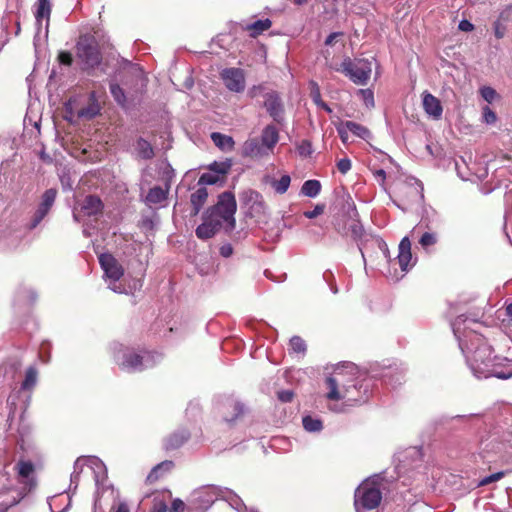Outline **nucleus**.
Returning <instances> with one entry per match:
<instances>
[{
  "label": "nucleus",
  "mask_w": 512,
  "mask_h": 512,
  "mask_svg": "<svg viewBox=\"0 0 512 512\" xmlns=\"http://www.w3.org/2000/svg\"><path fill=\"white\" fill-rule=\"evenodd\" d=\"M237 204L235 196L231 192H224L219 195L217 203L209 208L195 234L199 239L207 240L212 238L221 227L226 231H232L235 228V213Z\"/></svg>",
  "instance_id": "nucleus-1"
},
{
  "label": "nucleus",
  "mask_w": 512,
  "mask_h": 512,
  "mask_svg": "<svg viewBox=\"0 0 512 512\" xmlns=\"http://www.w3.org/2000/svg\"><path fill=\"white\" fill-rule=\"evenodd\" d=\"M475 343L477 347L467 355V363L477 378L496 377L498 379H509L512 377V372H503L499 370L498 360L496 356H492L493 349L488 345L480 336L475 335Z\"/></svg>",
  "instance_id": "nucleus-2"
},
{
  "label": "nucleus",
  "mask_w": 512,
  "mask_h": 512,
  "mask_svg": "<svg viewBox=\"0 0 512 512\" xmlns=\"http://www.w3.org/2000/svg\"><path fill=\"white\" fill-rule=\"evenodd\" d=\"M356 371L357 368L353 363L336 367L333 373L326 379L327 398L340 401L343 392L349 388L350 382H353V376L356 375Z\"/></svg>",
  "instance_id": "nucleus-3"
},
{
  "label": "nucleus",
  "mask_w": 512,
  "mask_h": 512,
  "mask_svg": "<svg viewBox=\"0 0 512 512\" xmlns=\"http://www.w3.org/2000/svg\"><path fill=\"white\" fill-rule=\"evenodd\" d=\"M381 500L380 487L374 480L367 479L355 491L354 506L357 512L361 509L371 510L378 507Z\"/></svg>",
  "instance_id": "nucleus-4"
},
{
  "label": "nucleus",
  "mask_w": 512,
  "mask_h": 512,
  "mask_svg": "<svg viewBox=\"0 0 512 512\" xmlns=\"http://www.w3.org/2000/svg\"><path fill=\"white\" fill-rule=\"evenodd\" d=\"M156 358L159 359L160 355H154L150 352H145L143 355L137 354L132 350H125L121 357H117L119 367L127 372H139L147 368H151L156 363Z\"/></svg>",
  "instance_id": "nucleus-5"
},
{
  "label": "nucleus",
  "mask_w": 512,
  "mask_h": 512,
  "mask_svg": "<svg viewBox=\"0 0 512 512\" xmlns=\"http://www.w3.org/2000/svg\"><path fill=\"white\" fill-rule=\"evenodd\" d=\"M223 494L228 495L227 500L230 502L232 506L235 505L237 508L238 505L242 504L241 499L236 494L228 490L223 491L214 486H207L197 491L195 493L193 504L196 509L205 511L214 503L215 500L218 499L220 495Z\"/></svg>",
  "instance_id": "nucleus-6"
},
{
  "label": "nucleus",
  "mask_w": 512,
  "mask_h": 512,
  "mask_svg": "<svg viewBox=\"0 0 512 512\" xmlns=\"http://www.w3.org/2000/svg\"><path fill=\"white\" fill-rule=\"evenodd\" d=\"M340 70L357 85H366L372 72V63L368 59L351 60L346 58Z\"/></svg>",
  "instance_id": "nucleus-7"
},
{
  "label": "nucleus",
  "mask_w": 512,
  "mask_h": 512,
  "mask_svg": "<svg viewBox=\"0 0 512 512\" xmlns=\"http://www.w3.org/2000/svg\"><path fill=\"white\" fill-rule=\"evenodd\" d=\"M99 263L105 276L110 280L109 288L116 293H126L124 287L117 282L124 274L121 264L109 253H103L99 256Z\"/></svg>",
  "instance_id": "nucleus-8"
},
{
  "label": "nucleus",
  "mask_w": 512,
  "mask_h": 512,
  "mask_svg": "<svg viewBox=\"0 0 512 512\" xmlns=\"http://www.w3.org/2000/svg\"><path fill=\"white\" fill-rule=\"evenodd\" d=\"M349 388H347L342 395L340 401H342L341 405H333L330 407L331 410L335 412H345L346 407H352L356 404H361L366 402L367 400V389L363 392L361 391L362 385L359 384V381L353 376V382H350Z\"/></svg>",
  "instance_id": "nucleus-9"
},
{
  "label": "nucleus",
  "mask_w": 512,
  "mask_h": 512,
  "mask_svg": "<svg viewBox=\"0 0 512 512\" xmlns=\"http://www.w3.org/2000/svg\"><path fill=\"white\" fill-rule=\"evenodd\" d=\"M77 56L87 68H94L101 62L97 46L89 38H80L76 45Z\"/></svg>",
  "instance_id": "nucleus-10"
},
{
  "label": "nucleus",
  "mask_w": 512,
  "mask_h": 512,
  "mask_svg": "<svg viewBox=\"0 0 512 512\" xmlns=\"http://www.w3.org/2000/svg\"><path fill=\"white\" fill-rule=\"evenodd\" d=\"M241 200L250 217L260 219L267 213V205L263 196L255 190H247L241 194Z\"/></svg>",
  "instance_id": "nucleus-11"
},
{
  "label": "nucleus",
  "mask_w": 512,
  "mask_h": 512,
  "mask_svg": "<svg viewBox=\"0 0 512 512\" xmlns=\"http://www.w3.org/2000/svg\"><path fill=\"white\" fill-rule=\"evenodd\" d=\"M103 204L99 197L88 195L79 207H74L73 218L80 222L83 216H96L102 212Z\"/></svg>",
  "instance_id": "nucleus-12"
},
{
  "label": "nucleus",
  "mask_w": 512,
  "mask_h": 512,
  "mask_svg": "<svg viewBox=\"0 0 512 512\" xmlns=\"http://www.w3.org/2000/svg\"><path fill=\"white\" fill-rule=\"evenodd\" d=\"M225 87L232 92L240 93L245 89V74L240 68H226L220 73Z\"/></svg>",
  "instance_id": "nucleus-13"
},
{
  "label": "nucleus",
  "mask_w": 512,
  "mask_h": 512,
  "mask_svg": "<svg viewBox=\"0 0 512 512\" xmlns=\"http://www.w3.org/2000/svg\"><path fill=\"white\" fill-rule=\"evenodd\" d=\"M57 195V190L54 188H50L44 192L42 195L41 202L35 211L33 216L31 227L35 228L43 218L48 214L49 210L53 206Z\"/></svg>",
  "instance_id": "nucleus-14"
},
{
  "label": "nucleus",
  "mask_w": 512,
  "mask_h": 512,
  "mask_svg": "<svg viewBox=\"0 0 512 512\" xmlns=\"http://www.w3.org/2000/svg\"><path fill=\"white\" fill-rule=\"evenodd\" d=\"M264 97V106L268 114L275 122L282 123L284 120V107L278 93L270 91L265 93Z\"/></svg>",
  "instance_id": "nucleus-15"
},
{
  "label": "nucleus",
  "mask_w": 512,
  "mask_h": 512,
  "mask_svg": "<svg viewBox=\"0 0 512 512\" xmlns=\"http://www.w3.org/2000/svg\"><path fill=\"white\" fill-rule=\"evenodd\" d=\"M423 108L425 112L432 117L433 119H440L443 113V108L441 105V102L438 98L433 96L429 92L423 93V100H422Z\"/></svg>",
  "instance_id": "nucleus-16"
},
{
  "label": "nucleus",
  "mask_w": 512,
  "mask_h": 512,
  "mask_svg": "<svg viewBox=\"0 0 512 512\" xmlns=\"http://www.w3.org/2000/svg\"><path fill=\"white\" fill-rule=\"evenodd\" d=\"M242 155L244 157L260 158L269 155V153L257 138H250L242 145Z\"/></svg>",
  "instance_id": "nucleus-17"
},
{
  "label": "nucleus",
  "mask_w": 512,
  "mask_h": 512,
  "mask_svg": "<svg viewBox=\"0 0 512 512\" xmlns=\"http://www.w3.org/2000/svg\"><path fill=\"white\" fill-rule=\"evenodd\" d=\"M398 262L403 271H407L413 266L411 254V242L408 237H404L399 244Z\"/></svg>",
  "instance_id": "nucleus-18"
},
{
  "label": "nucleus",
  "mask_w": 512,
  "mask_h": 512,
  "mask_svg": "<svg viewBox=\"0 0 512 512\" xmlns=\"http://www.w3.org/2000/svg\"><path fill=\"white\" fill-rule=\"evenodd\" d=\"M279 141V132L274 125H267L261 134V143L268 153L273 151V148Z\"/></svg>",
  "instance_id": "nucleus-19"
},
{
  "label": "nucleus",
  "mask_w": 512,
  "mask_h": 512,
  "mask_svg": "<svg viewBox=\"0 0 512 512\" xmlns=\"http://www.w3.org/2000/svg\"><path fill=\"white\" fill-rule=\"evenodd\" d=\"M168 188L164 189L160 186L151 188L145 196L144 202L149 207L163 203L167 199Z\"/></svg>",
  "instance_id": "nucleus-20"
},
{
  "label": "nucleus",
  "mask_w": 512,
  "mask_h": 512,
  "mask_svg": "<svg viewBox=\"0 0 512 512\" xmlns=\"http://www.w3.org/2000/svg\"><path fill=\"white\" fill-rule=\"evenodd\" d=\"M208 197L206 187H199L194 193L191 194L190 201L193 207L192 215H197Z\"/></svg>",
  "instance_id": "nucleus-21"
},
{
  "label": "nucleus",
  "mask_w": 512,
  "mask_h": 512,
  "mask_svg": "<svg viewBox=\"0 0 512 512\" xmlns=\"http://www.w3.org/2000/svg\"><path fill=\"white\" fill-rule=\"evenodd\" d=\"M211 139L222 151L228 152L232 151L234 148L235 142L231 136H227L219 132H213L211 134Z\"/></svg>",
  "instance_id": "nucleus-22"
},
{
  "label": "nucleus",
  "mask_w": 512,
  "mask_h": 512,
  "mask_svg": "<svg viewBox=\"0 0 512 512\" xmlns=\"http://www.w3.org/2000/svg\"><path fill=\"white\" fill-rule=\"evenodd\" d=\"M345 126L349 129L351 133H353L355 136L363 140H368L372 137L370 130L361 124H358L353 121H346Z\"/></svg>",
  "instance_id": "nucleus-23"
},
{
  "label": "nucleus",
  "mask_w": 512,
  "mask_h": 512,
  "mask_svg": "<svg viewBox=\"0 0 512 512\" xmlns=\"http://www.w3.org/2000/svg\"><path fill=\"white\" fill-rule=\"evenodd\" d=\"M272 26V22L270 19H261L253 22L252 24L247 25L246 29L250 31V35L252 37H256L262 34L264 31L268 30Z\"/></svg>",
  "instance_id": "nucleus-24"
},
{
  "label": "nucleus",
  "mask_w": 512,
  "mask_h": 512,
  "mask_svg": "<svg viewBox=\"0 0 512 512\" xmlns=\"http://www.w3.org/2000/svg\"><path fill=\"white\" fill-rule=\"evenodd\" d=\"M321 191V183L318 180H307L301 187V194L306 197L315 198Z\"/></svg>",
  "instance_id": "nucleus-25"
},
{
  "label": "nucleus",
  "mask_w": 512,
  "mask_h": 512,
  "mask_svg": "<svg viewBox=\"0 0 512 512\" xmlns=\"http://www.w3.org/2000/svg\"><path fill=\"white\" fill-rule=\"evenodd\" d=\"M223 408H225V409L231 408L234 411V414L231 417H229L228 415L224 416L225 420L227 422H232V421L236 420L238 418V416H240L244 411L243 405L240 402H238L234 399H231V398H229L225 401V403L223 404Z\"/></svg>",
  "instance_id": "nucleus-26"
},
{
  "label": "nucleus",
  "mask_w": 512,
  "mask_h": 512,
  "mask_svg": "<svg viewBox=\"0 0 512 512\" xmlns=\"http://www.w3.org/2000/svg\"><path fill=\"white\" fill-rule=\"evenodd\" d=\"M136 151L142 159H151L154 156V150L151 144L143 138L136 143Z\"/></svg>",
  "instance_id": "nucleus-27"
},
{
  "label": "nucleus",
  "mask_w": 512,
  "mask_h": 512,
  "mask_svg": "<svg viewBox=\"0 0 512 512\" xmlns=\"http://www.w3.org/2000/svg\"><path fill=\"white\" fill-rule=\"evenodd\" d=\"M50 14H51L50 0H38L37 1V10L35 13L37 22H41L44 18L49 20Z\"/></svg>",
  "instance_id": "nucleus-28"
},
{
  "label": "nucleus",
  "mask_w": 512,
  "mask_h": 512,
  "mask_svg": "<svg viewBox=\"0 0 512 512\" xmlns=\"http://www.w3.org/2000/svg\"><path fill=\"white\" fill-rule=\"evenodd\" d=\"M38 372L35 367H29L26 370L25 379L21 384V390H31L37 383Z\"/></svg>",
  "instance_id": "nucleus-29"
},
{
  "label": "nucleus",
  "mask_w": 512,
  "mask_h": 512,
  "mask_svg": "<svg viewBox=\"0 0 512 512\" xmlns=\"http://www.w3.org/2000/svg\"><path fill=\"white\" fill-rule=\"evenodd\" d=\"M189 435L186 432L175 433L170 436L165 444L166 449H176L180 447L187 439Z\"/></svg>",
  "instance_id": "nucleus-30"
},
{
  "label": "nucleus",
  "mask_w": 512,
  "mask_h": 512,
  "mask_svg": "<svg viewBox=\"0 0 512 512\" xmlns=\"http://www.w3.org/2000/svg\"><path fill=\"white\" fill-rule=\"evenodd\" d=\"M303 427L308 432H319L322 430L323 425L320 419L311 416H305L302 419Z\"/></svg>",
  "instance_id": "nucleus-31"
},
{
  "label": "nucleus",
  "mask_w": 512,
  "mask_h": 512,
  "mask_svg": "<svg viewBox=\"0 0 512 512\" xmlns=\"http://www.w3.org/2000/svg\"><path fill=\"white\" fill-rule=\"evenodd\" d=\"M291 178L283 175L279 180H271V185L278 194H284L290 186Z\"/></svg>",
  "instance_id": "nucleus-32"
},
{
  "label": "nucleus",
  "mask_w": 512,
  "mask_h": 512,
  "mask_svg": "<svg viewBox=\"0 0 512 512\" xmlns=\"http://www.w3.org/2000/svg\"><path fill=\"white\" fill-rule=\"evenodd\" d=\"M172 466H173V463L171 461H164V462L158 464L149 473V475L147 476V480L150 482L157 480L162 471H168L172 468Z\"/></svg>",
  "instance_id": "nucleus-33"
},
{
  "label": "nucleus",
  "mask_w": 512,
  "mask_h": 512,
  "mask_svg": "<svg viewBox=\"0 0 512 512\" xmlns=\"http://www.w3.org/2000/svg\"><path fill=\"white\" fill-rule=\"evenodd\" d=\"M100 111L98 104L91 103L87 107L81 108L77 112V116L79 118L92 119L94 118Z\"/></svg>",
  "instance_id": "nucleus-34"
},
{
  "label": "nucleus",
  "mask_w": 512,
  "mask_h": 512,
  "mask_svg": "<svg viewBox=\"0 0 512 512\" xmlns=\"http://www.w3.org/2000/svg\"><path fill=\"white\" fill-rule=\"evenodd\" d=\"M17 471L20 477L28 478L34 472V465L31 461L20 460L17 463Z\"/></svg>",
  "instance_id": "nucleus-35"
},
{
  "label": "nucleus",
  "mask_w": 512,
  "mask_h": 512,
  "mask_svg": "<svg viewBox=\"0 0 512 512\" xmlns=\"http://www.w3.org/2000/svg\"><path fill=\"white\" fill-rule=\"evenodd\" d=\"M110 92L114 98V100L121 106H124L126 103V96L124 90L116 83L110 84Z\"/></svg>",
  "instance_id": "nucleus-36"
},
{
  "label": "nucleus",
  "mask_w": 512,
  "mask_h": 512,
  "mask_svg": "<svg viewBox=\"0 0 512 512\" xmlns=\"http://www.w3.org/2000/svg\"><path fill=\"white\" fill-rule=\"evenodd\" d=\"M290 347L293 352L301 354H304L307 348L305 341L299 336H293L290 339Z\"/></svg>",
  "instance_id": "nucleus-37"
},
{
  "label": "nucleus",
  "mask_w": 512,
  "mask_h": 512,
  "mask_svg": "<svg viewBox=\"0 0 512 512\" xmlns=\"http://www.w3.org/2000/svg\"><path fill=\"white\" fill-rule=\"evenodd\" d=\"M218 180L219 176L217 174L203 173L198 180V185L200 187H205V185H214Z\"/></svg>",
  "instance_id": "nucleus-38"
},
{
  "label": "nucleus",
  "mask_w": 512,
  "mask_h": 512,
  "mask_svg": "<svg viewBox=\"0 0 512 512\" xmlns=\"http://www.w3.org/2000/svg\"><path fill=\"white\" fill-rule=\"evenodd\" d=\"M419 243L423 248L433 246L437 243V235L431 232H425L419 239Z\"/></svg>",
  "instance_id": "nucleus-39"
},
{
  "label": "nucleus",
  "mask_w": 512,
  "mask_h": 512,
  "mask_svg": "<svg viewBox=\"0 0 512 512\" xmlns=\"http://www.w3.org/2000/svg\"><path fill=\"white\" fill-rule=\"evenodd\" d=\"M359 95L361 96V99L363 100L365 106L367 108H373L374 107V95L372 90L370 89H360L358 91Z\"/></svg>",
  "instance_id": "nucleus-40"
},
{
  "label": "nucleus",
  "mask_w": 512,
  "mask_h": 512,
  "mask_svg": "<svg viewBox=\"0 0 512 512\" xmlns=\"http://www.w3.org/2000/svg\"><path fill=\"white\" fill-rule=\"evenodd\" d=\"M480 94L485 101L488 103H492L495 99L498 98V94L496 90L490 86H484L480 89Z\"/></svg>",
  "instance_id": "nucleus-41"
},
{
  "label": "nucleus",
  "mask_w": 512,
  "mask_h": 512,
  "mask_svg": "<svg viewBox=\"0 0 512 512\" xmlns=\"http://www.w3.org/2000/svg\"><path fill=\"white\" fill-rule=\"evenodd\" d=\"M310 96L316 105L320 104L323 100L321 98L320 88L316 82H310Z\"/></svg>",
  "instance_id": "nucleus-42"
},
{
  "label": "nucleus",
  "mask_w": 512,
  "mask_h": 512,
  "mask_svg": "<svg viewBox=\"0 0 512 512\" xmlns=\"http://www.w3.org/2000/svg\"><path fill=\"white\" fill-rule=\"evenodd\" d=\"M483 119L487 124H494L497 120L496 113L492 111L488 106L483 108Z\"/></svg>",
  "instance_id": "nucleus-43"
},
{
  "label": "nucleus",
  "mask_w": 512,
  "mask_h": 512,
  "mask_svg": "<svg viewBox=\"0 0 512 512\" xmlns=\"http://www.w3.org/2000/svg\"><path fill=\"white\" fill-rule=\"evenodd\" d=\"M325 205L324 204H317L313 210L305 211L304 216L308 219H314L321 215L324 212Z\"/></svg>",
  "instance_id": "nucleus-44"
},
{
  "label": "nucleus",
  "mask_w": 512,
  "mask_h": 512,
  "mask_svg": "<svg viewBox=\"0 0 512 512\" xmlns=\"http://www.w3.org/2000/svg\"><path fill=\"white\" fill-rule=\"evenodd\" d=\"M503 475H504L503 472H497V473L491 474V475H489L487 477H484L480 481L479 485L480 486H485V485H488V484H490L492 482L498 481V480H500L503 477Z\"/></svg>",
  "instance_id": "nucleus-45"
},
{
  "label": "nucleus",
  "mask_w": 512,
  "mask_h": 512,
  "mask_svg": "<svg viewBox=\"0 0 512 512\" xmlns=\"http://www.w3.org/2000/svg\"><path fill=\"white\" fill-rule=\"evenodd\" d=\"M297 149L301 156H310L312 154V146L309 141H302Z\"/></svg>",
  "instance_id": "nucleus-46"
},
{
  "label": "nucleus",
  "mask_w": 512,
  "mask_h": 512,
  "mask_svg": "<svg viewBox=\"0 0 512 512\" xmlns=\"http://www.w3.org/2000/svg\"><path fill=\"white\" fill-rule=\"evenodd\" d=\"M351 166V161L348 158H342L337 162V168L342 174H346Z\"/></svg>",
  "instance_id": "nucleus-47"
},
{
  "label": "nucleus",
  "mask_w": 512,
  "mask_h": 512,
  "mask_svg": "<svg viewBox=\"0 0 512 512\" xmlns=\"http://www.w3.org/2000/svg\"><path fill=\"white\" fill-rule=\"evenodd\" d=\"M494 34L497 39H502L506 34V27L500 21L494 22Z\"/></svg>",
  "instance_id": "nucleus-48"
},
{
  "label": "nucleus",
  "mask_w": 512,
  "mask_h": 512,
  "mask_svg": "<svg viewBox=\"0 0 512 512\" xmlns=\"http://www.w3.org/2000/svg\"><path fill=\"white\" fill-rule=\"evenodd\" d=\"M337 132L340 136V139L342 140L343 143H347L348 142V132L349 129L345 126V122L341 123L339 126H337Z\"/></svg>",
  "instance_id": "nucleus-49"
},
{
  "label": "nucleus",
  "mask_w": 512,
  "mask_h": 512,
  "mask_svg": "<svg viewBox=\"0 0 512 512\" xmlns=\"http://www.w3.org/2000/svg\"><path fill=\"white\" fill-rule=\"evenodd\" d=\"M58 60L61 64H64V65H71L72 64V55L70 52H67V51H61L58 55Z\"/></svg>",
  "instance_id": "nucleus-50"
},
{
  "label": "nucleus",
  "mask_w": 512,
  "mask_h": 512,
  "mask_svg": "<svg viewBox=\"0 0 512 512\" xmlns=\"http://www.w3.org/2000/svg\"><path fill=\"white\" fill-rule=\"evenodd\" d=\"M350 230H351V234L354 238H360L363 234V227L360 223H358L357 221H355L351 226H350Z\"/></svg>",
  "instance_id": "nucleus-51"
},
{
  "label": "nucleus",
  "mask_w": 512,
  "mask_h": 512,
  "mask_svg": "<svg viewBox=\"0 0 512 512\" xmlns=\"http://www.w3.org/2000/svg\"><path fill=\"white\" fill-rule=\"evenodd\" d=\"M278 398L282 402H290L293 398V392L290 390H283L278 393Z\"/></svg>",
  "instance_id": "nucleus-52"
},
{
  "label": "nucleus",
  "mask_w": 512,
  "mask_h": 512,
  "mask_svg": "<svg viewBox=\"0 0 512 512\" xmlns=\"http://www.w3.org/2000/svg\"><path fill=\"white\" fill-rule=\"evenodd\" d=\"M458 28L461 31L470 32V31H472L474 29V25L470 21L464 19V20L460 21V23L458 25Z\"/></svg>",
  "instance_id": "nucleus-53"
},
{
  "label": "nucleus",
  "mask_w": 512,
  "mask_h": 512,
  "mask_svg": "<svg viewBox=\"0 0 512 512\" xmlns=\"http://www.w3.org/2000/svg\"><path fill=\"white\" fill-rule=\"evenodd\" d=\"M171 508L174 512H183L185 509V503L180 499H174Z\"/></svg>",
  "instance_id": "nucleus-54"
},
{
  "label": "nucleus",
  "mask_w": 512,
  "mask_h": 512,
  "mask_svg": "<svg viewBox=\"0 0 512 512\" xmlns=\"http://www.w3.org/2000/svg\"><path fill=\"white\" fill-rule=\"evenodd\" d=\"M233 248L230 244H225L220 247V254L221 256L228 258L232 255Z\"/></svg>",
  "instance_id": "nucleus-55"
},
{
  "label": "nucleus",
  "mask_w": 512,
  "mask_h": 512,
  "mask_svg": "<svg viewBox=\"0 0 512 512\" xmlns=\"http://www.w3.org/2000/svg\"><path fill=\"white\" fill-rule=\"evenodd\" d=\"M375 179L381 184H384L386 179V172L383 169H378L373 172Z\"/></svg>",
  "instance_id": "nucleus-56"
},
{
  "label": "nucleus",
  "mask_w": 512,
  "mask_h": 512,
  "mask_svg": "<svg viewBox=\"0 0 512 512\" xmlns=\"http://www.w3.org/2000/svg\"><path fill=\"white\" fill-rule=\"evenodd\" d=\"M465 319H463V316H459L453 323H452V329L455 334V336H458V333H460V325L462 322H464Z\"/></svg>",
  "instance_id": "nucleus-57"
},
{
  "label": "nucleus",
  "mask_w": 512,
  "mask_h": 512,
  "mask_svg": "<svg viewBox=\"0 0 512 512\" xmlns=\"http://www.w3.org/2000/svg\"><path fill=\"white\" fill-rule=\"evenodd\" d=\"M263 91V87L261 85H258V86H253L250 90H249V95L250 97L254 98V97H257L258 95H260V93Z\"/></svg>",
  "instance_id": "nucleus-58"
},
{
  "label": "nucleus",
  "mask_w": 512,
  "mask_h": 512,
  "mask_svg": "<svg viewBox=\"0 0 512 512\" xmlns=\"http://www.w3.org/2000/svg\"><path fill=\"white\" fill-rule=\"evenodd\" d=\"M340 35V33L334 32L328 35L325 40V45L330 46L334 43L335 39Z\"/></svg>",
  "instance_id": "nucleus-59"
},
{
  "label": "nucleus",
  "mask_w": 512,
  "mask_h": 512,
  "mask_svg": "<svg viewBox=\"0 0 512 512\" xmlns=\"http://www.w3.org/2000/svg\"><path fill=\"white\" fill-rule=\"evenodd\" d=\"M167 507L163 502H159L154 505L152 512H166Z\"/></svg>",
  "instance_id": "nucleus-60"
},
{
  "label": "nucleus",
  "mask_w": 512,
  "mask_h": 512,
  "mask_svg": "<svg viewBox=\"0 0 512 512\" xmlns=\"http://www.w3.org/2000/svg\"><path fill=\"white\" fill-rule=\"evenodd\" d=\"M82 467H83V459L78 458L74 463V472H79V474H80L82 471Z\"/></svg>",
  "instance_id": "nucleus-61"
},
{
  "label": "nucleus",
  "mask_w": 512,
  "mask_h": 512,
  "mask_svg": "<svg viewBox=\"0 0 512 512\" xmlns=\"http://www.w3.org/2000/svg\"><path fill=\"white\" fill-rule=\"evenodd\" d=\"M80 474L79 472H74L71 474V485L74 484L75 488L78 485Z\"/></svg>",
  "instance_id": "nucleus-62"
},
{
  "label": "nucleus",
  "mask_w": 512,
  "mask_h": 512,
  "mask_svg": "<svg viewBox=\"0 0 512 512\" xmlns=\"http://www.w3.org/2000/svg\"><path fill=\"white\" fill-rule=\"evenodd\" d=\"M116 512H129V508L126 503H120L116 509Z\"/></svg>",
  "instance_id": "nucleus-63"
},
{
  "label": "nucleus",
  "mask_w": 512,
  "mask_h": 512,
  "mask_svg": "<svg viewBox=\"0 0 512 512\" xmlns=\"http://www.w3.org/2000/svg\"><path fill=\"white\" fill-rule=\"evenodd\" d=\"M7 403H8L11 407L15 408V407H16V404H17V402H16V396H14V395H10V396L8 397V399H7Z\"/></svg>",
  "instance_id": "nucleus-64"
}]
</instances>
